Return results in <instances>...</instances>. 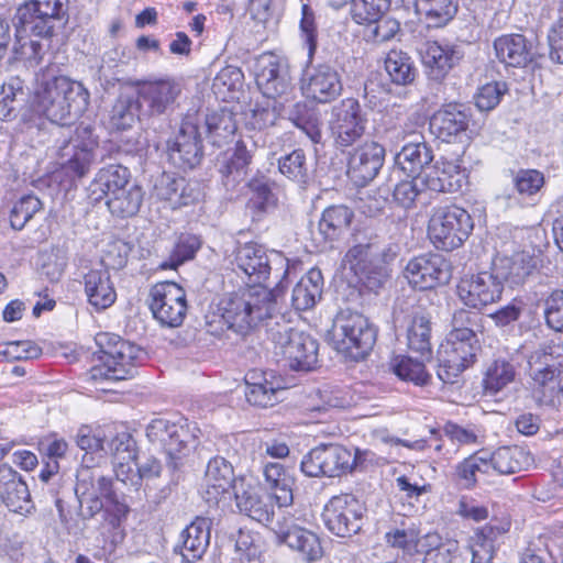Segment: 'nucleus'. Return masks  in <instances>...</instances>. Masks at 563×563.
<instances>
[{
	"label": "nucleus",
	"instance_id": "cd10ccee",
	"mask_svg": "<svg viewBox=\"0 0 563 563\" xmlns=\"http://www.w3.org/2000/svg\"><path fill=\"white\" fill-rule=\"evenodd\" d=\"M78 468L76 475L75 494L77 497L104 498L109 501L115 500L112 490V481L98 466H90L86 460Z\"/></svg>",
	"mask_w": 563,
	"mask_h": 563
},
{
	"label": "nucleus",
	"instance_id": "4c0bfd02",
	"mask_svg": "<svg viewBox=\"0 0 563 563\" xmlns=\"http://www.w3.org/2000/svg\"><path fill=\"white\" fill-rule=\"evenodd\" d=\"M536 268L533 257L527 252H518L511 256L498 258L494 264V273L500 282L521 285Z\"/></svg>",
	"mask_w": 563,
	"mask_h": 563
},
{
	"label": "nucleus",
	"instance_id": "a878e982",
	"mask_svg": "<svg viewBox=\"0 0 563 563\" xmlns=\"http://www.w3.org/2000/svg\"><path fill=\"white\" fill-rule=\"evenodd\" d=\"M234 481L232 465L223 457L211 459L205 472L200 494L208 504H217L229 492Z\"/></svg>",
	"mask_w": 563,
	"mask_h": 563
},
{
	"label": "nucleus",
	"instance_id": "f3484780",
	"mask_svg": "<svg viewBox=\"0 0 563 563\" xmlns=\"http://www.w3.org/2000/svg\"><path fill=\"white\" fill-rule=\"evenodd\" d=\"M146 437L152 443L164 449L173 461L174 468L177 467L176 460L185 454L196 440V434L190 430L186 419L177 422L163 418L154 419L146 428Z\"/></svg>",
	"mask_w": 563,
	"mask_h": 563
},
{
	"label": "nucleus",
	"instance_id": "ea45409f",
	"mask_svg": "<svg viewBox=\"0 0 563 563\" xmlns=\"http://www.w3.org/2000/svg\"><path fill=\"white\" fill-rule=\"evenodd\" d=\"M323 276L318 268H311L296 284L291 294V303L296 310H308L321 298Z\"/></svg>",
	"mask_w": 563,
	"mask_h": 563
},
{
	"label": "nucleus",
	"instance_id": "09e8293b",
	"mask_svg": "<svg viewBox=\"0 0 563 563\" xmlns=\"http://www.w3.org/2000/svg\"><path fill=\"white\" fill-rule=\"evenodd\" d=\"M505 532L503 528L487 525L477 530L470 540L471 563H493L495 541Z\"/></svg>",
	"mask_w": 563,
	"mask_h": 563
},
{
	"label": "nucleus",
	"instance_id": "e433bc0d",
	"mask_svg": "<svg viewBox=\"0 0 563 563\" xmlns=\"http://www.w3.org/2000/svg\"><path fill=\"white\" fill-rule=\"evenodd\" d=\"M264 485L279 508L292 504L295 478L280 463H267L263 467Z\"/></svg>",
	"mask_w": 563,
	"mask_h": 563
},
{
	"label": "nucleus",
	"instance_id": "72a5a7b5",
	"mask_svg": "<svg viewBox=\"0 0 563 563\" xmlns=\"http://www.w3.org/2000/svg\"><path fill=\"white\" fill-rule=\"evenodd\" d=\"M210 543V522L206 518H196L180 533L179 552L187 562L202 558Z\"/></svg>",
	"mask_w": 563,
	"mask_h": 563
},
{
	"label": "nucleus",
	"instance_id": "c03bdc74",
	"mask_svg": "<svg viewBox=\"0 0 563 563\" xmlns=\"http://www.w3.org/2000/svg\"><path fill=\"white\" fill-rule=\"evenodd\" d=\"M272 498L262 496L253 489L235 494L236 507L240 512L260 523H267L273 519L274 506Z\"/></svg>",
	"mask_w": 563,
	"mask_h": 563
},
{
	"label": "nucleus",
	"instance_id": "393cba45",
	"mask_svg": "<svg viewBox=\"0 0 563 563\" xmlns=\"http://www.w3.org/2000/svg\"><path fill=\"white\" fill-rule=\"evenodd\" d=\"M0 498L12 512L25 515L34 508L26 483L7 464L0 465Z\"/></svg>",
	"mask_w": 563,
	"mask_h": 563
},
{
	"label": "nucleus",
	"instance_id": "5fc2aeb1",
	"mask_svg": "<svg viewBox=\"0 0 563 563\" xmlns=\"http://www.w3.org/2000/svg\"><path fill=\"white\" fill-rule=\"evenodd\" d=\"M244 75L236 66L223 67L212 81L214 95L223 101L233 100L243 87Z\"/></svg>",
	"mask_w": 563,
	"mask_h": 563
},
{
	"label": "nucleus",
	"instance_id": "1a4fd4ad",
	"mask_svg": "<svg viewBox=\"0 0 563 563\" xmlns=\"http://www.w3.org/2000/svg\"><path fill=\"white\" fill-rule=\"evenodd\" d=\"M66 1L33 0L21 5L12 20L15 35H53V23L64 15Z\"/></svg>",
	"mask_w": 563,
	"mask_h": 563
},
{
	"label": "nucleus",
	"instance_id": "37998d69",
	"mask_svg": "<svg viewBox=\"0 0 563 563\" xmlns=\"http://www.w3.org/2000/svg\"><path fill=\"white\" fill-rule=\"evenodd\" d=\"M104 452L113 456L118 479L126 482V474L132 471L130 462L136 457V443L132 435L128 432L118 433L107 443Z\"/></svg>",
	"mask_w": 563,
	"mask_h": 563
},
{
	"label": "nucleus",
	"instance_id": "a18cd8bd",
	"mask_svg": "<svg viewBox=\"0 0 563 563\" xmlns=\"http://www.w3.org/2000/svg\"><path fill=\"white\" fill-rule=\"evenodd\" d=\"M143 106L139 96L120 95L110 112V124L113 129L124 131L142 120Z\"/></svg>",
	"mask_w": 563,
	"mask_h": 563
},
{
	"label": "nucleus",
	"instance_id": "f257e3e1",
	"mask_svg": "<svg viewBox=\"0 0 563 563\" xmlns=\"http://www.w3.org/2000/svg\"><path fill=\"white\" fill-rule=\"evenodd\" d=\"M87 97L80 82L57 76L49 67L42 70L30 103L34 117L25 121V132L37 144H45L48 135H59L60 125L70 121L77 100L86 101Z\"/></svg>",
	"mask_w": 563,
	"mask_h": 563
},
{
	"label": "nucleus",
	"instance_id": "58836bf2",
	"mask_svg": "<svg viewBox=\"0 0 563 563\" xmlns=\"http://www.w3.org/2000/svg\"><path fill=\"white\" fill-rule=\"evenodd\" d=\"M431 314L424 309L417 308L411 313V320L407 329V344L409 350L421 356L431 353Z\"/></svg>",
	"mask_w": 563,
	"mask_h": 563
},
{
	"label": "nucleus",
	"instance_id": "7ed1b4c3",
	"mask_svg": "<svg viewBox=\"0 0 563 563\" xmlns=\"http://www.w3.org/2000/svg\"><path fill=\"white\" fill-rule=\"evenodd\" d=\"M377 338L376 328L358 312L340 311L328 331L329 344L351 360H363L373 349Z\"/></svg>",
	"mask_w": 563,
	"mask_h": 563
},
{
	"label": "nucleus",
	"instance_id": "412c9836",
	"mask_svg": "<svg viewBox=\"0 0 563 563\" xmlns=\"http://www.w3.org/2000/svg\"><path fill=\"white\" fill-rule=\"evenodd\" d=\"M181 85L172 78L146 80L139 85L137 96L144 117H157L173 110L181 93Z\"/></svg>",
	"mask_w": 563,
	"mask_h": 563
},
{
	"label": "nucleus",
	"instance_id": "13d9d810",
	"mask_svg": "<svg viewBox=\"0 0 563 563\" xmlns=\"http://www.w3.org/2000/svg\"><path fill=\"white\" fill-rule=\"evenodd\" d=\"M385 69L396 85H409L416 77V69L410 57L402 52H389L385 59Z\"/></svg>",
	"mask_w": 563,
	"mask_h": 563
},
{
	"label": "nucleus",
	"instance_id": "6e6552de",
	"mask_svg": "<svg viewBox=\"0 0 563 563\" xmlns=\"http://www.w3.org/2000/svg\"><path fill=\"white\" fill-rule=\"evenodd\" d=\"M272 531L276 544L297 552L307 562H316L323 555L319 537L305 528L302 520L295 512L282 510Z\"/></svg>",
	"mask_w": 563,
	"mask_h": 563
},
{
	"label": "nucleus",
	"instance_id": "2eb2a0df",
	"mask_svg": "<svg viewBox=\"0 0 563 563\" xmlns=\"http://www.w3.org/2000/svg\"><path fill=\"white\" fill-rule=\"evenodd\" d=\"M364 512V505L355 496L341 494L327 503L322 518L330 532L347 538L361 530Z\"/></svg>",
	"mask_w": 563,
	"mask_h": 563
},
{
	"label": "nucleus",
	"instance_id": "f704fd0d",
	"mask_svg": "<svg viewBox=\"0 0 563 563\" xmlns=\"http://www.w3.org/2000/svg\"><path fill=\"white\" fill-rule=\"evenodd\" d=\"M272 373L251 371L245 376L246 400L257 407H272L278 401V395L283 393L279 384L273 380Z\"/></svg>",
	"mask_w": 563,
	"mask_h": 563
},
{
	"label": "nucleus",
	"instance_id": "dca6fc26",
	"mask_svg": "<svg viewBox=\"0 0 563 563\" xmlns=\"http://www.w3.org/2000/svg\"><path fill=\"white\" fill-rule=\"evenodd\" d=\"M168 159L176 167L192 169L200 164L203 152L198 119L187 115L177 133L167 141Z\"/></svg>",
	"mask_w": 563,
	"mask_h": 563
},
{
	"label": "nucleus",
	"instance_id": "0e129e2a",
	"mask_svg": "<svg viewBox=\"0 0 563 563\" xmlns=\"http://www.w3.org/2000/svg\"><path fill=\"white\" fill-rule=\"evenodd\" d=\"M278 169L287 178L298 184H305L308 178L305 152L298 148L280 157L278 159Z\"/></svg>",
	"mask_w": 563,
	"mask_h": 563
},
{
	"label": "nucleus",
	"instance_id": "b1692460",
	"mask_svg": "<svg viewBox=\"0 0 563 563\" xmlns=\"http://www.w3.org/2000/svg\"><path fill=\"white\" fill-rule=\"evenodd\" d=\"M151 195L157 200L167 202L172 209H178L197 201L200 190L197 183L163 173L155 179Z\"/></svg>",
	"mask_w": 563,
	"mask_h": 563
},
{
	"label": "nucleus",
	"instance_id": "8fccbe9b",
	"mask_svg": "<svg viewBox=\"0 0 563 563\" xmlns=\"http://www.w3.org/2000/svg\"><path fill=\"white\" fill-rule=\"evenodd\" d=\"M515 378L516 369L510 362L504 358L495 360L487 367L483 378L484 394L487 396H496L511 384Z\"/></svg>",
	"mask_w": 563,
	"mask_h": 563
},
{
	"label": "nucleus",
	"instance_id": "774afa93",
	"mask_svg": "<svg viewBox=\"0 0 563 563\" xmlns=\"http://www.w3.org/2000/svg\"><path fill=\"white\" fill-rule=\"evenodd\" d=\"M545 324L555 332H563V289H554L543 301Z\"/></svg>",
	"mask_w": 563,
	"mask_h": 563
},
{
	"label": "nucleus",
	"instance_id": "9b49d317",
	"mask_svg": "<svg viewBox=\"0 0 563 563\" xmlns=\"http://www.w3.org/2000/svg\"><path fill=\"white\" fill-rule=\"evenodd\" d=\"M150 309L161 325L177 328L183 324L187 313L185 289L174 282L157 283L150 289Z\"/></svg>",
	"mask_w": 563,
	"mask_h": 563
},
{
	"label": "nucleus",
	"instance_id": "0eeeda50",
	"mask_svg": "<svg viewBox=\"0 0 563 563\" xmlns=\"http://www.w3.org/2000/svg\"><path fill=\"white\" fill-rule=\"evenodd\" d=\"M98 137L90 125H78L57 147L56 165L70 178H81L96 162Z\"/></svg>",
	"mask_w": 563,
	"mask_h": 563
},
{
	"label": "nucleus",
	"instance_id": "2f4dec72",
	"mask_svg": "<svg viewBox=\"0 0 563 563\" xmlns=\"http://www.w3.org/2000/svg\"><path fill=\"white\" fill-rule=\"evenodd\" d=\"M561 374L550 371V368L543 369L540 366H529L532 393L540 405L552 407L561 405L563 395Z\"/></svg>",
	"mask_w": 563,
	"mask_h": 563
},
{
	"label": "nucleus",
	"instance_id": "4be33fe9",
	"mask_svg": "<svg viewBox=\"0 0 563 563\" xmlns=\"http://www.w3.org/2000/svg\"><path fill=\"white\" fill-rule=\"evenodd\" d=\"M384 161V146L375 141L365 142L350 154L346 174L356 186L364 187L378 175Z\"/></svg>",
	"mask_w": 563,
	"mask_h": 563
},
{
	"label": "nucleus",
	"instance_id": "bf43d9fd",
	"mask_svg": "<svg viewBox=\"0 0 563 563\" xmlns=\"http://www.w3.org/2000/svg\"><path fill=\"white\" fill-rule=\"evenodd\" d=\"M390 0H353L352 18L357 24L377 22L388 10Z\"/></svg>",
	"mask_w": 563,
	"mask_h": 563
},
{
	"label": "nucleus",
	"instance_id": "c85d7f7f",
	"mask_svg": "<svg viewBox=\"0 0 563 563\" xmlns=\"http://www.w3.org/2000/svg\"><path fill=\"white\" fill-rule=\"evenodd\" d=\"M470 122L463 104L450 103L438 110L430 120V131L438 139L450 142L465 132Z\"/></svg>",
	"mask_w": 563,
	"mask_h": 563
},
{
	"label": "nucleus",
	"instance_id": "052dcab7",
	"mask_svg": "<svg viewBox=\"0 0 563 563\" xmlns=\"http://www.w3.org/2000/svg\"><path fill=\"white\" fill-rule=\"evenodd\" d=\"M528 364L563 373V344L551 342L543 345L530 355Z\"/></svg>",
	"mask_w": 563,
	"mask_h": 563
},
{
	"label": "nucleus",
	"instance_id": "f8f14e48",
	"mask_svg": "<svg viewBox=\"0 0 563 563\" xmlns=\"http://www.w3.org/2000/svg\"><path fill=\"white\" fill-rule=\"evenodd\" d=\"M481 350L478 338H460L448 334L438 351V377L444 384H454L461 373L471 366Z\"/></svg>",
	"mask_w": 563,
	"mask_h": 563
},
{
	"label": "nucleus",
	"instance_id": "4d7b16f0",
	"mask_svg": "<svg viewBox=\"0 0 563 563\" xmlns=\"http://www.w3.org/2000/svg\"><path fill=\"white\" fill-rule=\"evenodd\" d=\"M205 124L212 143L217 145H220L222 141L232 136L236 131L233 113L227 108L208 114Z\"/></svg>",
	"mask_w": 563,
	"mask_h": 563
},
{
	"label": "nucleus",
	"instance_id": "3c124183",
	"mask_svg": "<svg viewBox=\"0 0 563 563\" xmlns=\"http://www.w3.org/2000/svg\"><path fill=\"white\" fill-rule=\"evenodd\" d=\"M142 201V188L135 184H131L110 196L106 203L112 214L118 217H132L139 212Z\"/></svg>",
	"mask_w": 563,
	"mask_h": 563
},
{
	"label": "nucleus",
	"instance_id": "680f3d73",
	"mask_svg": "<svg viewBox=\"0 0 563 563\" xmlns=\"http://www.w3.org/2000/svg\"><path fill=\"white\" fill-rule=\"evenodd\" d=\"M482 317L477 312L465 309H459L453 313L451 325L452 330L449 334L460 338H477V333L482 332Z\"/></svg>",
	"mask_w": 563,
	"mask_h": 563
},
{
	"label": "nucleus",
	"instance_id": "de8ad7c7",
	"mask_svg": "<svg viewBox=\"0 0 563 563\" xmlns=\"http://www.w3.org/2000/svg\"><path fill=\"white\" fill-rule=\"evenodd\" d=\"M284 103L286 101L282 100ZM283 114L299 129H301L313 143H319L322 137L321 123L318 114L306 102H296L288 109L284 107Z\"/></svg>",
	"mask_w": 563,
	"mask_h": 563
},
{
	"label": "nucleus",
	"instance_id": "603ef678",
	"mask_svg": "<svg viewBox=\"0 0 563 563\" xmlns=\"http://www.w3.org/2000/svg\"><path fill=\"white\" fill-rule=\"evenodd\" d=\"M130 183V172L122 165H108L101 168L92 184L93 192L99 190L108 199L117 191L125 188Z\"/></svg>",
	"mask_w": 563,
	"mask_h": 563
},
{
	"label": "nucleus",
	"instance_id": "69168bd1",
	"mask_svg": "<svg viewBox=\"0 0 563 563\" xmlns=\"http://www.w3.org/2000/svg\"><path fill=\"white\" fill-rule=\"evenodd\" d=\"M42 209L41 200L34 195L21 197L10 212V224L14 230H22L33 216Z\"/></svg>",
	"mask_w": 563,
	"mask_h": 563
},
{
	"label": "nucleus",
	"instance_id": "338daca9",
	"mask_svg": "<svg viewBox=\"0 0 563 563\" xmlns=\"http://www.w3.org/2000/svg\"><path fill=\"white\" fill-rule=\"evenodd\" d=\"M247 187L252 194L249 200L250 208L264 212L275 206L276 197L268 179L265 177H254L247 183Z\"/></svg>",
	"mask_w": 563,
	"mask_h": 563
},
{
	"label": "nucleus",
	"instance_id": "9d476101",
	"mask_svg": "<svg viewBox=\"0 0 563 563\" xmlns=\"http://www.w3.org/2000/svg\"><path fill=\"white\" fill-rule=\"evenodd\" d=\"M385 256L376 243H358L346 252L344 262L368 290L376 291L388 278L382 265L386 263Z\"/></svg>",
	"mask_w": 563,
	"mask_h": 563
},
{
	"label": "nucleus",
	"instance_id": "bb28decb",
	"mask_svg": "<svg viewBox=\"0 0 563 563\" xmlns=\"http://www.w3.org/2000/svg\"><path fill=\"white\" fill-rule=\"evenodd\" d=\"M465 183V174L456 161L441 157L424 172L421 185L437 192H456Z\"/></svg>",
	"mask_w": 563,
	"mask_h": 563
},
{
	"label": "nucleus",
	"instance_id": "7c9ffc66",
	"mask_svg": "<svg viewBox=\"0 0 563 563\" xmlns=\"http://www.w3.org/2000/svg\"><path fill=\"white\" fill-rule=\"evenodd\" d=\"M423 65L428 68L431 79L440 81L461 58V53L452 46L438 41H428L420 49Z\"/></svg>",
	"mask_w": 563,
	"mask_h": 563
},
{
	"label": "nucleus",
	"instance_id": "39448f33",
	"mask_svg": "<svg viewBox=\"0 0 563 563\" xmlns=\"http://www.w3.org/2000/svg\"><path fill=\"white\" fill-rule=\"evenodd\" d=\"M274 354L294 371H311L318 362L319 344L310 334L298 331L287 322H276L268 329Z\"/></svg>",
	"mask_w": 563,
	"mask_h": 563
},
{
	"label": "nucleus",
	"instance_id": "a211bd4d",
	"mask_svg": "<svg viewBox=\"0 0 563 563\" xmlns=\"http://www.w3.org/2000/svg\"><path fill=\"white\" fill-rule=\"evenodd\" d=\"M329 126L336 146L349 147L357 142L366 130V119L358 101L347 98L334 106Z\"/></svg>",
	"mask_w": 563,
	"mask_h": 563
},
{
	"label": "nucleus",
	"instance_id": "473e14b6",
	"mask_svg": "<svg viewBox=\"0 0 563 563\" xmlns=\"http://www.w3.org/2000/svg\"><path fill=\"white\" fill-rule=\"evenodd\" d=\"M238 267L249 276L254 284L266 280L271 273V261L264 246L257 243H246L236 251Z\"/></svg>",
	"mask_w": 563,
	"mask_h": 563
},
{
	"label": "nucleus",
	"instance_id": "423d86ee",
	"mask_svg": "<svg viewBox=\"0 0 563 563\" xmlns=\"http://www.w3.org/2000/svg\"><path fill=\"white\" fill-rule=\"evenodd\" d=\"M471 214L455 205L434 208L428 224V234L437 249L452 251L460 247L473 231Z\"/></svg>",
	"mask_w": 563,
	"mask_h": 563
},
{
	"label": "nucleus",
	"instance_id": "79ce46f5",
	"mask_svg": "<svg viewBox=\"0 0 563 563\" xmlns=\"http://www.w3.org/2000/svg\"><path fill=\"white\" fill-rule=\"evenodd\" d=\"M531 456L519 446H501L488 454L490 473L514 474L526 470L531 464Z\"/></svg>",
	"mask_w": 563,
	"mask_h": 563
},
{
	"label": "nucleus",
	"instance_id": "4468645a",
	"mask_svg": "<svg viewBox=\"0 0 563 563\" xmlns=\"http://www.w3.org/2000/svg\"><path fill=\"white\" fill-rule=\"evenodd\" d=\"M352 451L340 444H321L313 448L301 461V471L310 477H334L355 468Z\"/></svg>",
	"mask_w": 563,
	"mask_h": 563
},
{
	"label": "nucleus",
	"instance_id": "aec40b11",
	"mask_svg": "<svg viewBox=\"0 0 563 563\" xmlns=\"http://www.w3.org/2000/svg\"><path fill=\"white\" fill-rule=\"evenodd\" d=\"M504 284L493 272L465 276L457 284V296L467 307L481 309L500 299Z\"/></svg>",
	"mask_w": 563,
	"mask_h": 563
},
{
	"label": "nucleus",
	"instance_id": "c756f323",
	"mask_svg": "<svg viewBox=\"0 0 563 563\" xmlns=\"http://www.w3.org/2000/svg\"><path fill=\"white\" fill-rule=\"evenodd\" d=\"M432 161V150L420 134L413 135V140L405 144L395 157L396 164L404 173L418 177L424 176Z\"/></svg>",
	"mask_w": 563,
	"mask_h": 563
},
{
	"label": "nucleus",
	"instance_id": "6ab92c4d",
	"mask_svg": "<svg viewBox=\"0 0 563 563\" xmlns=\"http://www.w3.org/2000/svg\"><path fill=\"white\" fill-rule=\"evenodd\" d=\"M404 276L413 288L427 290L449 283L452 268L442 255L423 254L407 263Z\"/></svg>",
	"mask_w": 563,
	"mask_h": 563
},
{
	"label": "nucleus",
	"instance_id": "c9c22d12",
	"mask_svg": "<svg viewBox=\"0 0 563 563\" xmlns=\"http://www.w3.org/2000/svg\"><path fill=\"white\" fill-rule=\"evenodd\" d=\"M84 284L88 302L97 311L104 310L114 303L117 292L107 268L90 269L84 277Z\"/></svg>",
	"mask_w": 563,
	"mask_h": 563
},
{
	"label": "nucleus",
	"instance_id": "a19ab883",
	"mask_svg": "<svg viewBox=\"0 0 563 563\" xmlns=\"http://www.w3.org/2000/svg\"><path fill=\"white\" fill-rule=\"evenodd\" d=\"M252 155L243 142H238L233 154L220 167L222 184L228 191H235L247 175Z\"/></svg>",
	"mask_w": 563,
	"mask_h": 563
},
{
	"label": "nucleus",
	"instance_id": "49530a36",
	"mask_svg": "<svg viewBox=\"0 0 563 563\" xmlns=\"http://www.w3.org/2000/svg\"><path fill=\"white\" fill-rule=\"evenodd\" d=\"M494 47L500 62L512 67L526 66L533 58L526 37H496Z\"/></svg>",
	"mask_w": 563,
	"mask_h": 563
},
{
	"label": "nucleus",
	"instance_id": "20e7f679",
	"mask_svg": "<svg viewBox=\"0 0 563 563\" xmlns=\"http://www.w3.org/2000/svg\"><path fill=\"white\" fill-rule=\"evenodd\" d=\"M96 343L100 349L101 364L95 365L89 372V379L96 384L126 379L143 355L139 346L113 333L97 334Z\"/></svg>",
	"mask_w": 563,
	"mask_h": 563
},
{
	"label": "nucleus",
	"instance_id": "ddd939ff",
	"mask_svg": "<svg viewBox=\"0 0 563 563\" xmlns=\"http://www.w3.org/2000/svg\"><path fill=\"white\" fill-rule=\"evenodd\" d=\"M255 80L263 96L268 100L289 101L294 87L286 60L273 53L256 58Z\"/></svg>",
	"mask_w": 563,
	"mask_h": 563
},
{
	"label": "nucleus",
	"instance_id": "e2e57ef3",
	"mask_svg": "<svg viewBox=\"0 0 563 563\" xmlns=\"http://www.w3.org/2000/svg\"><path fill=\"white\" fill-rule=\"evenodd\" d=\"M394 373L402 380L412 382L416 385H426L430 375L424 364L409 356H398L393 364Z\"/></svg>",
	"mask_w": 563,
	"mask_h": 563
},
{
	"label": "nucleus",
	"instance_id": "6e6d98bb",
	"mask_svg": "<svg viewBox=\"0 0 563 563\" xmlns=\"http://www.w3.org/2000/svg\"><path fill=\"white\" fill-rule=\"evenodd\" d=\"M456 475L464 488L474 487L481 475H490L488 453L481 451L466 457L456 466Z\"/></svg>",
	"mask_w": 563,
	"mask_h": 563
},
{
	"label": "nucleus",
	"instance_id": "5701e85b",
	"mask_svg": "<svg viewBox=\"0 0 563 563\" xmlns=\"http://www.w3.org/2000/svg\"><path fill=\"white\" fill-rule=\"evenodd\" d=\"M301 90L308 99L331 102L342 92L340 75L328 65L308 68L301 79Z\"/></svg>",
	"mask_w": 563,
	"mask_h": 563
},
{
	"label": "nucleus",
	"instance_id": "f03ea898",
	"mask_svg": "<svg viewBox=\"0 0 563 563\" xmlns=\"http://www.w3.org/2000/svg\"><path fill=\"white\" fill-rule=\"evenodd\" d=\"M283 288L268 289L261 285L246 287L223 297L219 311L228 329L245 335L262 321L279 313Z\"/></svg>",
	"mask_w": 563,
	"mask_h": 563
},
{
	"label": "nucleus",
	"instance_id": "864d4df0",
	"mask_svg": "<svg viewBox=\"0 0 563 563\" xmlns=\"http://www.w3.org/2000/svg\"><path fill=\"white\" fill-rule=\"evenodd\" d=\"M353 211L345 206L327 208L319 221V232L325 240H334L351 224Z\"/></svg>",
	"mask_w": 563,
	"mask_h": 563
}]
</instances>
